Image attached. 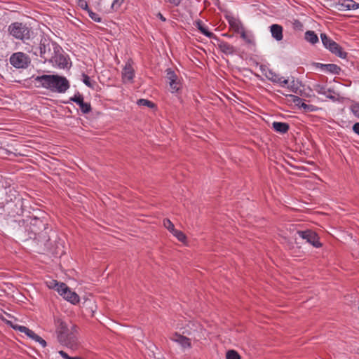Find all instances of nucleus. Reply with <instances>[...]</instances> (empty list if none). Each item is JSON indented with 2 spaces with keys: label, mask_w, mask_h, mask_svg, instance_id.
<instances>
[{
  "label": "nucleus",
  "mask_w": 359,
  "mask_h": 359,
  "mask_svg": "<svg viewBox=\"0 0 359 359\" xmlns=\"http://www.w3.org/2000/svg\"><path fill=\"white\" fill-rule=\"evenodd\" d=\"M217 46L219 50L226 55H233L236 51L235 48L226 41H219Z\"/></svg>",
  "instance_id": "15"
},
{
  "label": "nucleus",
  "mask_w": 359,
  "mask_h": 359,
  "mask_svg": "<svg viewBox=\"0 0 359 359\" xmlns=\"http://www.w3.org/2000/svg\"><path fill=\"white\" fill-rule=\"evenodd\" d=\"M137 103L138 105L146 106L149 108H154L155 106L152 102L146 99H140L137 100Z\"/></svg>",
  "instance_id": "26"
},
{
  "label": "nucleus",
  "mask_w": 359,
  "mask_h": 359,
  "mask_svg": "<svg viewBox=\"0 0 359 359\" xmlns=\"http://www.w3.org/2000/svg\"><path fill=\"white\" fill-rule=\"evenodd\" d=\"M18 329L20 330V332L25 333L29 338L39 343L43 348L46 346V341L34 331L27 327H18Z\"/></svg>",
  "instance_id": "9"
},
{
  "label": "nucleus",
  "mask_w": 359,
  "mask_h": 359,
  "mask_svg": "<svg viewBox=\"0 0 359 359\" xmlns=\"http://www.w3.org/2000/svg\"><path fill=\"white\" fill-rule=\"evenodd\" d=\"M39 50H40V56L45 60H48V58L49 55V53L50 52V48L49 47V42L47 39H43L40 41L39 45Z\"/></svg>",
  "instance_id": "14"
},
{
  "label": "nucleus",
  "mask_w": 359,
  "mask_h": 359,
  "mask_svg": "<svg viewBox=\"0 0 359 359\" xmlns=\"http://www.w3.org/2000/svg\"><path fill=\"white\" fill-rule=\"evenodd\" d=\"M124 2V0H114L111 4V8L114 11L118 10Z\"/></svg>",
  "instance_id": "38"
},
{
  "label": "nucleus",
  "mask_w": 359,
  "mask_h": 359,
  "mask_svg": "<svg viewBox=\"0 0 359 359\" xmlns=\"http://www.w3.org/2000/svg\"><path fill=\"white\" fill-rule=\"evenodd\" d=\"M313 90L318 94L325 96L333 101L337 100L336 92L333 88H327L326 85L317 83L313 86Z\"/></svg>",
  "instance_id": "6"
},
{
  "label": "nucleus",
  "mask_w": 359,
  "mask_h": 359,
  "mask_svg": "<svg viewBox=\"0 0 359 359\" xmlns=\"http://www.w3.org/2000/svg\"><path fill=\"white\" fill-rule=\"evenodd\" d=\"M135 76V70L132 67V61L128 60L122 71V79L124 83L132 82Z\"/></svg>",
  "instance_id": "8"
},
{
  "label": "nucleus",
  "mask_w": 359,
  "mask_h": 359,
  "mask_svg": "<svg viewBox=\"0 0 359 359\" xmlns=\"http://www.w3.org/2000/svg\"><path fill=\"white\" fill-rule=\"evenodd\" d=\"M59 353L64 359H72V357L69 356L67 353L63 351H59Z\"/></svg>",
  "instance_id": "44"
},
{
  "label": "nucleus",
  "mask_w": 359,
  "mask_h": 359,
  "mask_svg": "<svg viewBox=\"0 0 359 359\" xmlns=\"http://www.w3.org/2000/svg\"><path fill=\"white\" fill-rule=\"evenodd\" d=\"M62 297L65 299L73 304H76L80 301L79 295L75 292L72 291L69 287L67 288L66 293L63 294Z\"/></svg>",
  "instance_id": "16"
},
{
  "label": "nucleus",
  "mask_w": 359,
  "mask_h": 359,
  "mask_svg": "<svg viewBox=\"0 0 359 359\" xmlns=\"http://www.w3.org/2000/svg\"><path fill=\"white\" fill-rule=\"evenodd\" d=\"M318 65H320L324 72L333 74H339L341 71V68L335 64H318Z\"/></svg>",
  "instance_id": "19"
},
{
  "label": "nucleus",
  "mask_w": 359,
  "mask_h": 359,
  "mask_svg": "<svg viewBox=\"0 0 359 359\" xmlns=\"http://www.w3.org/2000/svg\"><path fill=\"white\" fill-rule=\"evenodd\" d=\"M170 339L174 342L178 344L184 349L191 348L190 339L187 338V337L182 336L177 333H175L172 335Z\"/></svg>",
  "instance_id": "12"
},
{
  "label": "nucleus",
  "mask_w": 359,
  "mask_h": 359,
  "mask_svg": "<svg viewBox=\"0 0 359 359\" xmlns=\"http://www.w3.org/2000/svg\"><path fill=\"white\" fill-rule=\"evenodd\" d=\"M79 6L83 9L88 11V9H90L88 6V3L85 0H81L79 3Z\"/></svg>",
  "instance_id": "41"
},
{
  "label": "nucleus",
  "mask_w": 359,
  "mask_h": 359,
  "mask_svg": "<svg viewBox=\"0 0 359 359\" xmlns=\"http://www.w3.org/2000/svg\"><path fill=\"white\" fill-rule=\"evenodd\" d=\"M8 325H9L10 327H11L13 329H14L15 330H18L19 332H20V330L18 329V327H26L25 326H22V325H19L16 323H15L14 322L11 321V320H6L4 319V318H1Z\"/></svg>",
  "instance_id": "31"
},
{
  "label": "nucleus",
  "mask_w": 359,
  "mask_h": 359,
  "mask_svg": "<svg viewBox=\"0 0 359 359\" xmlns=\"http://www.w3.org/2000/svg\"><path fill=\"white\" fill-rule=\"evenodd\" d=\"M166 77H167V79L168 80L169 82L170 81H173L176 80L177 79H178V77L176 75V74L172 70H171L170 69H167V71H166Z\"/></svg>",
  "instance_id": "30"
},
{
  "label": "nucleus",
  "mask_w": 359,
  "mask_h": 359,
  "mask_svg": "<svg viewBox=\"0 0 359 359\" xmlns=\"http://www.w3.org/2000/svg\"><path fill=\"white\" fill-rule=\"evenodd\" d=\"M67 285L64 283H58L57 287H55V290L58 292V294L61 296L66 293L67 290Z\"/></svg>",
  "instance_id": "25"
},
{
  "label": "nucleus",
  "mask_w": 359,
  "mask_h": 359,
  "mask_svg": "<svg viewBox=\"0 0 359 359\" xmlns=\"http://www.w3.org/2000/svg\"><path fill=\"white\" fill-rule=\"evenodd\" d=\"M72 359H81V358H78V357H72Z\"/></svg>",
  "instance_id": "47"
},
{
  "label": "nucleus",
  "mask_w": 359,
  "mask_h": 359,
  "mask_svg": "<svg viewBox=\"0 0 359 359\" xmlns=\"http://www.w3.org/2000/svg\"><path fill=\"white\" fill-rule=\"evenodd\" d=\"M320 38L325 48L328 49L332 54L342 59L346 57L347 53L337 43L328 37L326 34L322 33Z\"/></svg>",
  "instance_id": "3"
},
{
  "label": "nucleus",
  "mask_w": 359,
  "mask_h": 359,
  "mask_svg": "<svg viewBox=\"0 0 359 359\" xmlns=\"http://www.w3.org/2000/svg\"><path fill=\"white\" fill-rule=\"evenodd\" d=\"M87 12L88 13L89 17L93 20H94L95 22H102V18H100V16L97 13H94L90 9H88Z\"/></svg>",
  "instance_id": "28"
},
{
  "label": "nucleus",
  "mask_w": 359,
  "mask_h": 359,
  "mask_svg": "<svg viewBox=\"0 0 359 359\" xmlns=\"http://www.w3.org/2000/svg\"><path fill=\"white\" fill-rule=\"evenodd\" d=\"M56 61L59 60V66L60 67H62V68H65L67 67V65H68V62L66 59L65 57L62 56V55H58V56H56V59H55Z\"/></svg>",
  "instance_id": "29"
},
{
  "label": "nucleus",
  "mask_w": 359,
  "mask_h": 359,
  "mask_svg": "<svg viewBox=\"0 0 359 359\" xmlns=\"http://www.w3.org/2000/svg\"><path fill=\"white\" fill-rule=\"evenodd\" d=\"M259 69L262 74L266 76V78H267L269 72H271V69H270L267 66L263 65L259 66Z\"/></svg>",
  "instance_id": "39"
},
{
  "label": "nucleus",
  "mask_w": 359,
  "mask_h": 359,
  "mask_svg": "<svg viewBox=\"0 0 359 359\" xmlns=\"http://www.w3.org/2000/svg\"><path fill=\"white\" fill-rule=\"evenodd\" d=\"M353 130L357 135H359V123H356L353 126Z\"/></svg>",
  "instance_id": "43"
},
{
  "label": "nucleus",
  "mask_w": 359,
  "mask_h": 359,
  "mask_svg": "<svg viewBox=\"0 0 359 359\" xmlns=\"http://www.w3.org/2000/svg\"><path fill=\"white\" fill-rule=\"evenodd\" d=\"M305 40L312 45L317 43L319 41L318 36L314 31H306L304 34Z\"/></svg>",
  "instance_id": "21"
},
{
  "label": "nucleus",
  "mask_w": 359,
  "mask_h": 359,
  "mask_svg": "<svg viewBox=\"0 0 359 359\" xmlns=\"http://www.w3.org/2000/svg\"><path fill=\"white\" fill-rule=\"evenodd\" d=\"M294 25L295 28H297V29H301L302 27V23L299 20H295L294 22Z\"/></svg>",
  "instance_id": "45"
},
{
  "label": "nucleus",
  "mask_w": 359,
  "mask_h": 359,
  "mask_svg": "<svg viewBox=\"0 0 359 359\" xmlns=\"http://www.w3.org/2000/svg\"><path fill=\"white\" fill-rule=\"evenodd\" d=\"M70 100L76 103L83 114H88L91 111L90 104L83 101V97L79 93H76L73 97H70Z\"/></svg>",
  "instance_id": "7"
},
{
  "label": "nucleus",
  "mask_w": 359,
  "mask_h": 359,
  "mask_svg": "<svg viewBox=\"0 0 359 359\" xmlns=\"http://www.w3.org/2000/svg\"><path fill=\"white\" fill-rule=\"evenodd\" d=\"M196 27L205 36L208 38H213L214 34L208 30V29L200 20L196 22Z\"/></svg>",
  "instance_id": "22"
},
{
  "label": "nucleus",
  "mask_w": 359,
  "mask_h": 359,
  "mask_svg": "<svg viewBox=\"0 0 359 359\" xmlns=\"http://www.w3.org/2000/svg\"><path fill=\"white\" fill-rule=\"evenodd\" d=\"M226 358V359H240L241 358L238 353L233 350L227 351Z\"/></svg>",
  "instance_id": "33"
},
{
  "label": "nucleus",
  "mask_w": 359,
  "mask_h": 359,
  "mask_svg": "<svg viewBox=\"0 0 359 359\" xmlns=\"http://www.w3.org/2000/svg\"><path fill=\"white\" fill-rule=\"evenodd\" d=\"M30 60L28 56L22 52L13 53L10 57V63L15 68H27Z\"/></svg>",
  "instance_id": "4"
},
{
  "label": "nucleus",
  "mask_w": 359,
  "mask_h": 359,
  "mask_svg": "<svg viewBox=\"0 0 359 359\" xmlns=\"http://www.w3.org/2000/svg\"><path fill=\"white\" fill-rule=\"evenodd\" d=\"M348 3L345 2V0H339V10L340 11H348Z\"/></svg>",
  "instance_id": "40"
},
{
  "label": "nucleus",
  "mask_w": 359,
  "mask_h": 359,
  "mask_svg": "<svg viewBox=\"0 0 359 359\" xmlns=\"http://www.w3.org/2000/svg\"><path fill=\"white\" fill-rule=\"evenodd\" d=\"M297 234L302 239L306 240L307 243L312 245L313 247L318 248L321 247L322 244L319 241V238L318 235L311 230H306V231H298Z\"/></svg>",
  "instance_id": "5"
},
{
  "label": "nucleus",
  "mask_w": 359,
  "mask_h": 359,
  "mask_svg": "<svg viewBox=\"0 0 359 359\" xmlns=\"http://www.w3.org/2000/svg\"><path fill=\"white\" fill-rule=\"evenodd\" d=\"M226 18L230 26V29L234 32L238 34L244 28L243 25L238 18L231 15H226Z\"/></svg>",
  "instance_id": "10"
},
{
  "label": "nucleus",
  "mask_w": 359,
  "mask_h": 359,
  "mask_svg": "<svg viewBox=\"0 0 359 359\" xmlns=\"http://www.w3.org/2000/svg\"><path fill=\"white\" fill-rule=\"evenodd\" d=\"M270 32L273 38L276 41H281L283 38V27L278 24H273L269 27Z\"/></svg>",
  "instance_id": "13"
},
{
  "label": "nucleus",
  "mask_w": 359,
  "mask_h": 359,
  "mask_svg": "<svg viewBox=\"0 0 359 359\" xmlns=\"http://www.w3.org/2000/svg\"><path fill=\"white\" fill-rule=\"evenodd\" d=\"M35 85L53 93H65L69 88V82L64 76L43 74L34 78Z\"/></svg>",
  "instance_id": "1"
},
{
  "label": "nucleus",
  "mask_w": 359,
  "mask_h": 359,
  "mask_svg": "<svg viewBox=\"0 0 359 359\" xmlns=\"http://www.w3.org/2000/svg\"><path fill=\"white\" fill-rule=\"evenodd\" d=\"M8 32L13 38L24 42L29 40L33 34L32 28L26 24L19 22H12L9 25Z\"/></svg>",
  "instance_id": "2"
},
{
  "label": "nucleus",
  "mask_w": 359,
  "mask_h": 359,
  "mask_svg": "<svg viewBox=\"0 0 359 359\" xmlns=\"http://www.w3.org/2000/svg\"><path fill=\"white\" fill-rule=\"evenodd\" d=\"M272 127L275 131L278 132L281 134L286 133L289 130V125L287 123L283 122H273Z\"/></svg>",
  "instance_id": "20"
},
{
  "label": "nucleus",
  "mask_w": 359,
  "mask_h": 359,
  "mask_svg": "<svg viewBox=\"0 0 359 359\" xmlns=\"http://www.w3.org/2000/svg\"><path fill=\"white\" fill-rule=\"evenodd\" d=\"M293 102L299 106V108L303 109L305 111H314L316 107L312 104H306L300 97L294 96Z\"/></svg>",
  "instance_id": "18"
},
{
  "label": "nucleus",
  "mask_w": 359,
  "mask_h": 359,
  "mask_svg": "<svg viewBox=\"0 0 359 359\" xmlns=\"http://www.w3.org/2000/svg\"><path fill=\"white\" fill-rule=\"evenodd\" d=\"M238 34L246 43H252L253 42V35L251 32L245 31L243 28Z\"/></svg>",
  "instance_id": "23"
},
{
  "label": "nucleus",
  "mask_w": 359,
  "mask_h": 359,
  "mask_svg": "<svg viewBox=\"0 0 359 359\" xmlns=\"http://www.w3.org/2000/svg\"><path fill=\"white\" fill-rule=\"evenodd\" d=\"M182 0H166L167 2L172 5L173 6H178Z\"/></svg>",
  "instance_id": "42"
},
{
  "label": "nucleus",
  "mask_w": 359,
  "mask_h": 359,
  "mask_svg": "<svg viewBox=\"0 0 359 359\" xmlns=\"http://www.w3.org/2000/svg\"><path fill=\"white\" fill-rule=\"evenodd\" d=\"M172 235L175 237H176L180 241L184 242L186 240V236L181 231L175 229V231L172 233Z\"/></svg>",
  "instance_id": "32"
},
{
  "label": "nucleus",
  "mask_w": 359,
  "mask_h": 359,
  "mask_svg": "<svg viewBox=\"0 0 359 359\" xmlns=\"http://www.w3.org/2000/svg\"><path fill=\"white\" fill-rule=\"evenodd\" d=\"M58 283L56 280L50 279L46 281V285L48 288L55 290Z\"/></svg>",
  "instance_id": "37"
},
{
  "label": "nucleus",
  "mask_w": 359,
  "mask_h": 359,
  "mask_svg": "<svg viewBox=\"0 0 359 359\" xmlns=\"http://www.w3.org/2000/svg\"><path fill=\"white\" fill-rule=\"evenodd\" d=\"M350 109L351 112L359 118V103H353L351 105Z\"/></svg>",
  "instance_id": "35"
},
{
  "label": "nucleus",
  "mask_w": 359,
  "mask_h": 359,
  "mask_svg": "<svg viewBox=\"0 0 359 359\" xmlns=\"http://www.w3.org/2000/svg\"><path fill=\"white\" fill-rule=\"evenodd\" d=\"M157 17L163 22H165L166 20L165 18L161 13H158L157 14Z\"/></svg>",
  "instance_id": "46"
},
{
  "label": "nucleus",
  "mask_w": 359,
  "mask_h": 359,
  "mask_svg": "<svg viewBox=\"0 0 359 359\" xmlns=\"http://www.w3.org/2000/svg\"><path fill=\"white\" fill-rule=\"evenodd\" d=\"M82 77V81L85 83V85H86L89 88H93L94 84L91 82L90 77L85 74H83Z\"/></svg>",
  "instance_id": "36"
},
{
  "label": "nucleus",
  "mask_w": 359,
  "mask_h": 359,
  "mask_svg": "<svg viewBox=\"0 0 359 359\" xmlns=\"http://www.w3.org/2000/svg\"><path fill=\"white\" fill-rule=\"evenodd\" d=\"M266 79L273 83L279 85L280 87H285L289 83L288 79H286L285 77L280 76L272 70L271 72H269Z\"/></svg>",
  "instance_id": "11"
},
{
  "label": "nucleus",
  "mask_w": 359,
  "mask_h": 359,
  "mask_svg": "<svg viewBox=\"0 0 359 359\" xmlns=\"http://www.w3.org/2000/svg\"><path fill=\"white\" fill-rule=\"evenodd\" d=\"M169 85L172 90V93L177 92L181 88L182 86L179 78L173 81H170Z\"/></svg>",
  "instance_id": "24"
},
{
  "label": "nucleus",
  "mask_w": 359,
  "mask_h": 359,
  "mask_svg": "<svg viewBox=\"0 0 359 359\" xmlns=\"http://www.w3.org/2000/svg\"><path fill=\"white\" fill-rule=\"evenodd\" d=\"M63 338L64 335L63 334H61L59 336V339L65 346L70 347L71 348H74L76 346V339L74 335L70 334L67 336V339H63Z\"/></svg>",
  "instance_id": "17"
},
{
  "label": "nucleus",
  "mask_w": 359,
  "mask_h": 359,
  "mask_svg": "<svg viewBox=\"0 0 359 359\" xmlns=\"http://www.w3.org/2000/svg\"><path fill=\"white\" fill-rule=\"evenodd\" d=\"M163 226H165V228H166L170 233H173L175 230V226H174V224H172V222L168 219H165L163 220Z\"/></svg>",
  "instance_id": "27"
},
{
  "label": "nucleus",
  "mask_w": 359,
  "mask_h": 359,
  "mask_svg": "<svg viewBox=\"0 0 359 359\" xmlns=\"http://www.w3.org/2000/svg\"><path fill=\"white\" fill-rule=\"evenodd\" d=\"M346 3H348V8L349 10H356L359 8V4L355 2L353 0H345Z\"/></svg>",
  "instance_id": "34"
}]
</instances>
